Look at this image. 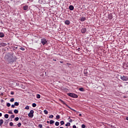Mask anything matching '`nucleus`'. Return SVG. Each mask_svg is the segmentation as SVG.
Masks as SVG:
<instances>
[{"label": "nucleus", "mask_w": 128, "mask_h": 128, "mask_svg": "<svg viewBox=\"0 0 128 128\" xmlns=\"http://www.w3.org/2000/svg\"><path fill=\"white\" fill-rule=\"evenodd\" d=\"M65 24H67V26H68L69 24H70V22L69 20H66L64 22Z\"/></svg>", "instance_id": "nucleus-6"}, {"label": "nucleus", "mask_w": 128, "mask_h": 128, "mask_svg": "<svg viewBox=\"0 0 128 128\" xmlns=\"http://www.w3.org/2000/svg\"><path fill=\"white\" fill-rule=\"evenodd\" d=\"M15 106L16 105H14V104H12V108H15Z\"/></svg>", "instance_id": "nucleus-40"}, {"label": "nucleus", "mask_w": 128, "mask_h": 128, "mask_svg": "<svg viewBox=\"0 0 128 128\" xmlns=\"http://www.w3.org/2000/svg\"><path fill=\"white\" fill-rule=\"evenodd\" d=\"M79 116H82V114H79Z\"/></svg>", "instance_id": "nucleus-53"}, {"label": "nucleus", "mask_w": 128, "mask_h": 128, "mask_svg": "<svg viewBox=\"0 0 128 128\" xmlns=\"http://www.w3.org/2000/svg\"><path fill=\"white\" fill-rule=\"evenodd\" d=\"M10 102H14V98H12L10 100Z\"/></svg>", "instance_id": "nucleus-28"}, {"label": "nucleus", "mask_w": 128, "mask_h": 128, "mask_svg": "<svg viewBox=\"0 0 128 128\" xmlns=\"http://www.w3.org/2000/svg\"><path fill=\"white\" fill-rule=\"evenodd\" d=\"M8 113H9L10 114H14L12 110L8 111Z\"/></svg>", "instance_id": "nucleus-32"}, {"label": "nucleus", "mask_w": 128, "mask_h": 128, "mask_svg": "<svg viewBox=\"0 0 128 128\" xmlns=\"http://www.w3.org/2000/svg\"><path fill=\"white\" fill-rule=\"evenodd\" d=\"M18 50V46H14L13 48V50Z\"/></svg>", "instance_id": "nucleus-27"}, {"label": "nucleus", "mask_w": 128, "mask_h": 128, "mask_svg": "<svg viewBox=\"0 0 128 128\" xmlns=\"http://www.w3.org/2000/svg\"><path fill=\"white\" fill-rule=\"evenodd\" d=\"M55 126H60V122H56L55 123Z\"/></svg>", "instance_id": "nucleus-16"}, {"label": "nucleus", "mask_w": 128, "mask_h": 128, "mask_svg": "<svg viewBox=\"0 0 128 128\" xmlns=\"http://www.w3.org/2000/svg\"><path fill=\"white\" fill-rule=\"evenodd\" d=\"M14 114H18V110H14Z\"/></svg>", "instance_id": "nucleus-19"}, {"label": "nucleus", "mask_w": 128, "mask_h": 128, "mask_svg": "<svg viewBox=\"0 0 128 128\" xmlns=\"http://www.w3.org/2000/svg\"><path fill=\"white\" fill-rule=\"evenodd\" d=\"M14 106H18L20 103H18V102H14Z\"/></svg>", "instance_id": "nucleus-14"}, {"label": "nucleus", "mask_w": 128, "mask_h": 128, "mask_svg": "<svg viewBox=\"0 0 128 128\" xmlns=\"http://www.w3.org/2000/svg\"><path fill=\"white\" fill-rule=\"evenodd\" d=\"M60 124L61 126H62V124H64V120H62L60 122Z\"/></svg>", "instance_id": "nucleus-24"}, {"label": "nucleus", "mask_w": 128, "mask_h": 128, "mask_svg": "<svg viewBox=\"0 0 128 128\" xmlns=\"http://www.w3.org/2000/svg\"><path fill=\"white\" fill-rule=\"evenodd\" d=\"M44 112L45 114H48V112L46 110H44Z\"/></svg>", "instance_id": "nucleus-17"}, {"label": "nucleus", "mask_w": 128, "mask_h": 128, "mask_svg": "<svg viewBox=\"0 0 128 128\" xmlns=\"http://www.w3.org/2000/svg\"><path fill=\"white\" fill-rule=\"evenodd\" d=\"M53 60H54V62H56V59H54Z\"/></svg>", "instance_id": "nucleus-49"}, {"label": "nucleus", "mask_w": 128, "mask_h": 128, "mask_svg": "<svg viewBox=\"0 0 128 128\" xmlns=\"http://www.w3.org/2000/svg\"><path fill=\"white\" fill-rule=\"evenodd\" d=\"M82 128H86V125L84 124H82Z\"/></svg>", "instance_id": "nucleus-35"}, {"label": "nucleus", "mask_w": 128, "mask_h": 128, "mask_svg": "<svg viewBox=\"0 0 128 128\" xmlns=\"http://www.w3.org/2000/svg\"><path fill=\"white\" fill-rule=\"evenodd\" d=\"M38 128H42V124H40L38 125Z\"/></svg>", "instance_id": "nucleus-33"}, {"label": "nucleus", "mask_w": 128, "mask_h": 128, "mask_svg": "<svg viewBox=\"0 0 128 128\" xmlns=\"http://www.w3.org/2000/svg\"><path fill=\"white\" fill-rule=\"evenodd\" d=\"M126 120H128V117H126Z\"/></svg>", "instance_id": "nucleus-51"}, {"label": "nucleus", "mask_w": 128, "mask_h": 128, "mask_svg": "<svg viewBox=\"0 0 128 128\" xmlns=\"http://www.w3.org/2000/svg\"><path fill=\"white\" fill-rule=\"evenodd\" d=\"M20 50H24V48L22 47L20 48Z\"/></svg>", "instance_id": "nucleus-36"}, {"label": "nucleus", "mask_w": 128, "mask_h": 128, "mask_svg": "<svg viewBox=\"0 0 128 128\" xmlns=\"http://www.w3.org/2000/svg\"><path fill=\"white\" fill-rule=\"evenodd\" d=\"M47 124H50V122L49 121H47Z\"/></svg>", "instance_id": "nucleus-52"}, {"label": "nucleus", "mask_w": 128, "mask_h": 128, "mask_svg": "<svg viewBox=\"0 0 128 128\" xmlns=\"http://www.w3.org/2000/svg\"><path fill=\"white\" fill-rule=\"evenodd\" d=\"M67 66H72V64L70 63H66Z\"/></svg>", "instance_id": "nucleus-42"}, {"label": "nucleus", "mask_w": 128, "mask_h": 128, "mask_svg": "<svg viewBox=\"0 0 128 128\" xmlns=\"http://www.w3.org/2000/svg\"><path fill=\"white\" fill-rule=\"evenodd\" d=\"M25 110H30V106H26L25 107Z\"/></svg>", "instance_id": "nucleus-25"}, {"label": "nucleus", "mask_w": 128, "mask_h": 128, "mask_svg": "<svg viewBox=\"0 0 128 128\" xmlns=\"http://www.w3.org/2000/svg\"><path fill=\"white\" fill-rule=\"evenodd\" d=\"M68 96L71 98H78V95L74 93H68Z\"/></svg>", "instance_id": "nucleus-1"}, {"label": "nucleus", "mask_w": 128, "mask_h": 128, "mask_svg": "<svg viewBox=\"0 0 128 128\" xmlns=\"http://www.w3.org/2000/svg\"><path fill=\"white\" fill-rule=\"evenodd\" d=\"M70 122H72V120L70 119L69 120Z\"/></svg>", "instance_id": "nucleus-43"}, {"label": "nucleus", "mask_w": 128, "mask_h": 128, "mask_svg": "<svg viewBox=\"0 0 128 128\" xmlns=\"http://www.w3.org/2000/svg\"><path fill=\"white\" fill-rule=\"evenodd\" d=\"M18 120H20V118H18V117H16L14 118V120H16V122H18Z\"/></svg>", "instance_id": "nucleus-23"}, {"label": "nucleus", "mask_w": 128, "mask_h": 128, "mask_svg": "<svg viewBox=\"0 0 128 128\" xmlns=\"http://www.w3.org/2000/svg\"><path fill=\"white\" fill-rule=\"evenodd\" d=\"M41 44H42L43 46H45V44H48V41L46 40V39L44 38H42L41 39Z\"/></svg>", "instance_id": "nucleus-2"}, {"label": "nucleus", "mask_w": 128, "mask_h": 128, "mask_svg": "<svg viewBox=\"0 0 128 128\" xmlns=\"http://www.w3.org/2000/svg\"><path fill=\"white\" fill-rule=\"evenodd\" d=\"M2 116V113H0V116Z\"/></svg>", "instance_id": "nucleus-50"}, {"label": "nucleus", "mask_w": 128, "mask_h": 128, "mask_svg": "<svg viewBox=\"0 0 128 128\" xmlns=\"http://www.w3.org/2000/svg\"><path fill=\"white\" fill-rule=\"evenodd\" d=\"M4 116L5 118H8V114H6Z\"/></svg>", "instance_id": "nucleus-20"}, {"label": "nucleus", "mask_w": 128, "mask_h": 128, "mask_svg": "<svg viewBox=\"0 0 128 128\" xmlns=\"http://www.w3.org/2000/svg\"><path fill=\"white\" fill-rule=\"evenodd\" d=\"M4 102V100H0V102L2 103V102Z\"/></svg>", "instance_id": "nucleus-46"}, {"label": "nucleus", "mask_w": 128, "mask_h": 128, "mask_svg": "<svg viewBox=\"0 0 128 128\" xmlns=\"http://www.w3.org/2000/svg\"><path fill=\"white\" fill-rule=\"evenodd\" d=\"M11 118H14V115L12 114L11 116Z\"/></svg>", "instance_id": "nucleus-38"}, {"label": "nucleus", "mask_w": 128, "mask_h": 128, "mask_svg": "<svg viewBox=\"0 0 128 128\" xmlns=\"http://www.w3.org/2000/svg\"><path fill=\"white\" fill-rule=\"evenodd\" d=\"M70 117H69L68 120H70Z\"/></svg>", "instance_id": "nucleus-54"}, {"label": "nucleus", "mask_w": 128, "mask_h": 128, "mask_svg": "<svg viewBox=\"0 0 128 128\" xmlns=\"http://www.w3.org/2000/svg\"><path fill=\"white\" fill-rule=\"evenodd\" d=\"M32 106L33 108H36V103H33Z\"/></svg>", "instance_id": "nucleus-21"}, {"label": "nucleus", "mask_w": 128, "mask_h": 128, "mask_svg": "<svg viewBox=\"0 0 128 128\" xmlns=\"http://www.w3.org/2000/svg\"><path fill=\"white\" fill-rule=\"evenodd\" d=\"M6 106H7L8 107H10V103H7Z\"/></svg>", "instance_id": "nucleus-37"}, {"label": "nucleus", "mask_w": 128, "mask_h": 128, "mask_svg": "<svg viewBox=\"0 0 128 128\" xmlns=\"http://www.w3.org/2000/svg\"><path fill=\"white\" fill-rule=\"evenodd\" d=\"M124 68H125V70H128V64H125L124 66Z\"/></svg>", "instance_id": "nucleus-10"}, {"label": "nucleus", "mask_w": 128, "mask_h": 128, "mask_svg": "<svg viewBox=\"0 0 128 128\" xmlns=\"http://www.w3.org/2000/svg\"><path fill=\"white\" fill-rule=\"evenodd\" d=\"M79 90H80V92H84V88H80Z\"/></svg>", "instance_id": "nucleus-31"}, {"label": "nucleus", "mask_w": 128, "mask_h": 128, "mask_svg": "<svg viewBox=\"0 0 128 128\" xmlns=\"http://www.w3.org/2000/svg\"><path fill=\"white\" fill-rule=\"evenodd\" d=\"M72 128H76V125H74V126H72Z\"/></svg>", "instance_id": "nucleus-45"}, {"label": "nucleus", "mask_w": 128, "mask_h": 128, "mask_svg": "<svg viewBox=\"0 0 128 128\" xmlns=\"http://www.w3.org/2000/svg\"><path fill=\"white\" fill-rule=\"evenodd\" d=\"M120 79L122 80H128V77L127 76H121Z\"/></svg>", "instance_id": "nucleus-4"}, {"label": "nucleus", "mask_w": 128, "mask_h": 128, "mask_svg": "<svg viewBox=\"0 0 128 128\" xmlns=\"http://www.w3.org/2000/svg\"><path fill=\"white\" fill-rule=\"evenodd\" d=\"M74 7L70 5L69 6V9L70 10H74Z\"/></svg>", "instance_id": "nucleus-9"}, {"label": "nucleus", "mask_w": 128, "mask_h": 128, "mask_svg": "<svg viewBox=\"0 0 128 128\" xmlns=\"http://www.w3.org/2000/svg\"><path fill=\"white\" fill-rule=\"evenodd\" d=\"M70 126V122H67L66 124V126Z\"/></svg>", "instance_id": "nucleus-18"}, {"label": "nucleus", "mask_w": 128, "mask_h": 128, "mask_svg": "<svg viewBox=\"0 0 128 128\" xmlns=\"http://www.w3.org/2000/svg\"><path fill=\"white\" fill-rule=\"evenodd\" d=\"M34 110H30V113L28 114V116H29V118H34Z\"/></svg>", "instance_id": "nucleus-3"}, {"label": "nucleus", "mask_w": 128, "mask_h": 128, "mask_svg": "<svg viewBox=\"0 0 128 128\" xmlns=\"http://www.w3.org/2000/svg\"><path fill=\"white\" fill-rule=\"evenodd\" d=\"M50 124H54V120H50Z\"/></svg>", "instance_id": "nucleus-15"}, {"label": "nucleus", "mask_w": 128, "mask_h": 128, "mask_svg": "<svg viewBox=\"0 0 128 128\" xmlns=\"http://www.w3.org/2000/svg\"><path fill=\"white\" fill-rule=\"evenodd\" d=\"M2 46H6V44H4V43H2Z\"/></svg>", "instance_id": "nucleus-41"}, {"label": "nucleus", "mask_w": 128, "mask_h": 128, "mask_svg": "<svg viewBox=\"0 0 128 128\" xmlns=\"http://www.w3.org/2000/svg\"><path fill=\"white\" fill-rule=\"evenodd\" d=\"M56 118H57V120H60V115H57L56 116Z\"/></svg>", "instance_id": "nucleus-22"}, {"label": "nucleus", "mask_w": 128, "mask_h": 128, "mask_svg": "<svg viewBox=\"0 0 128 128\" xmlns=\"http://www.w3.org/2000/svg\"><path fill=\"white\" fill-rule=\"evenodd\" d=\"M36 98H40V95L38 94L36 95Z\"/></svg>", "instance_id": "nucleus-26"}, {"label": "nucleus", "mask_w": 128, "mask_h": 128, "mask_svg": "<svg viewBox=\"0 0 128 128\" xmlns=\"http://www.w3.org/2000/svg\"><path fill=\"white\" fill-rule=\"evenodd\" d=\"M4 34L2 32H0V38H4Z\"/></svg>", "instance_id": "nucleus-12"}, {"label": "nucleus", "mask_w": 128, "mask_h": 128, "mask_svg": "<svg viewBox=\"0 0 128 128\" xmlns=\"http://www.w3.org/2000/svg\"><path fill=\"white\" fill-rule=\"evenodd\" d=\"M68 128L67 127V128Z\"/></svg>", "instance_id": "nucleus-55"}, {"label": "nucleus", "mask_w": 128, "mask_h": 128, "mask_svg": "<svg viewBox=\"0 0 128 128\" xmlns=\"http://www.w3.org/2000/svg\"><path fill=\"white\" fill-rule=\"evenodd\" d=\"M3 124H4V120L2 119L0 120V126H2Z\"/></svg>", "instance_id": "nucleus-11"}, {"label": "nucleus", "mask_w": 128, "mask_h": 128, "mask_svg": "<svg viewBox=\"0 0 128 128\" xmlns=\"http://www.w3.org/2000/svg\"><path fill=\"white\" fill-rule=\"evenodd\" d=\"M108 20H112V14H110L108 16Z\"/></svg>", "instance_id": "nucleus-7"}, {"label": "nucleus", "mask_w": 128, "mask_h": 128, "mask_svg": "<svg viewBox=\"0 0 128 128\" xmlns=\"http://www.w3.org/2000/svg\"><path fill=\"white\" fill-rule=\"evenodd\" d=\"M23 8L24 10H28V6H24Z\"/></svg>", "instance_id": "nucleus-8"}, {"label": "nucleus", "mask_w": 128, "mask_h": 128, "mask_svg": "<svg viewBox=\"0 0 128 128\" xmlns=\"http://www.w3.org/2000/svg\"><path fill=\"white\" fill-rule=\"evenodd\" d=\"M86 20V18L82 17L80 18V22H84Z\"/></svg>", "instance_id": "nucleus-13"}, {"label": "nucleus", "mask_w": 128, "mask_h": 128, "mask_svg": "<svg viewBox=\"0 0 128 128\" xmlns=\"http://www.w3.org/2000/svg\"><path fill=\"white\" fill-rule=\"evenodd\" d=\"M38 2H40V4H42V0H39Z\"/></svg>", "instance_id": "nucleus-44"}, {"label": "nucleus", "mask_w": 128, "mask_h": 128, "mask_svg": "<svg viewBox=\"0 0 128 128\" xmlns=\"http://www.w3.org/2000/svg\"><path fill=\"white\" fill-rule=\"evenodd\" d=\"M60 64H64V62H62V61H60Z\"/></svg>", "instance_id": "nucleus-48"}, {"label": "nucleus", "mask_w": 128, "mask_h": 128, "mask_svg": "<svg viewBox=\"0 0 128 128\" xmlns=\"http://www.w3.org/2000/svg\"><path fill=\"white\" fill-rule=\"evenodd\" d=\"M62 104H66V102H64V101L62 100Z\"/></svg>", "instance_id": "nucleus-47"}, {"label": "nucleus", "mask_w": 128, "mask_h": 128, "mask_svg": "<svg viewBox=\"0 0 128 128\" xmlns=\"http://www.w3.org/2000/svg\"><path fill=\"white\" fill-rule=\"evenodd\" d=\"M80 32H82V34H86V28H82V29H80Z\"/></svg>", "instance_id": "nucleus-5"}, {"label": "nucleus", "mask_w": 128, "mask_h": 128, "mask_svg": "<svg viewBox=\"0 0 128 128\" xmlns=\"http://www.w3.org/2000/svg\"><path fill=\"white\" fill-rule=\"evenodd\" d=\"M10 126H14V123H12V122H10Z\"/></svg>", "instance_id": "nucleus-29"}, {"label": "nucleus", "mask_w": 128, "mask_h": 128, "mask_svg": "<svg viewBox=\"0 0 128 128\" xmlns=\"http://www.w3.org/2000/svg\"><path fill=\"white\" fill-rule=\"evenodd\" d=\"M54 118V115H50L49 116V118Z\"/></svg>", "instance_id": "nucleus-34"}, {"label": "nucleus", "mask_w": 128, "mask_h": 128, "mask_svg": "<svg viewBox=\"0 0 128 128\" xmlns=\"http://www.w3.org/2000/svg\"><path fill=\"white\" fill-rule=\"evenodd\" d=\"M20 126H22V123H20V122L18 123V128H20Z\"/></svg>", "instance_id": "nucleus-30"}, {"label": "nucleus", "mask_w": 128, "mask_h": 128, "mask_svg": "<svg viewBox=\"0 0 128 128\" xmlns=\"http://www.w3.org/2000/svg\"><path fill=\"white\" fill-rule=\"evenodd\" d=\"M10 94H11L12 96H13V94H14V92L12 91V92H10Z\"/></svg>", "instance_id": "nucleus-39"}]
</instances>
